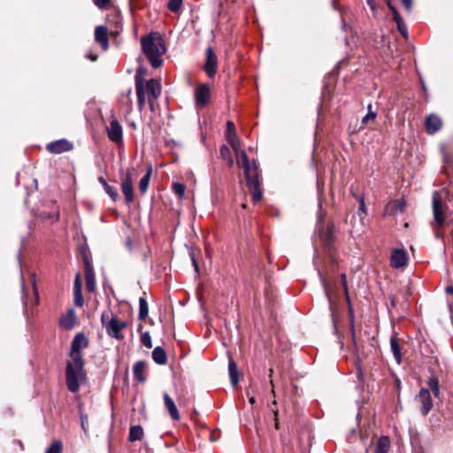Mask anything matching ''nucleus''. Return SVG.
<instances>
[{
	"instance_id": "nucleus-1",
	"label": "nucleus",
	"mask_w": 453,
	"mask_h": 453,
	"mask_svg": "<svg viewBox=\"0 0 453 453\" xmlns=\"http://www.w3.org/2000/svg\"><path fill=\"white\" fill-rule=\"evenodd\" d=\"M88 345V340L81 333L77 334L72 341L71 359L67 362L65 380L68 390L73 393L78 391L80 381L85 379L81 349L87 348Z\"/></svg>"
},
{
	"instance_id": "nucleus-2",
	"label": "nucleus",
	"mask_w": 453,
	"mask_h": 453,
	"mask_svg": "<svg viewBox=\"0 0 453 453\" xmlns=\"http://www.w3.org/2000/svg\"><path fill=\"white\" fill-rule=\"evenodd\" d=\"M162 87L159 81L156 79H145L137 72L135 75V92L137 96V106L138 110L142 111L146 104V98L148 99L150 108L154 111V105L156 101L161 95Z\"/></svg>"
},
{
	"instance_id": "nucleus-3",
	"label": "nucleus",
	"mask_w": 453,
	"mask_h": 453,
	"mask_svg": "<svg viewBox=\"0 0 453 453\" xmlns=\"http://www.w3.org/2000/svg\"><path fill=\"white\" fill-rule=\"evenodd\" d=\"M141 45L144 55L154 68L159 67L162 63V56L166 51V46L161 35L151 32L141 39Z\"/></svg>"
},
{
	"instance_id": "nucleus-4",
	"label": "nucleus",
	"mask_w": 453,
	"mask_h": 453,
	"mask_svg": "<svg viewBox=\"0 0 453 453\" xmlns=\"http://www.w3.org/2000/svg\"><path fill=\"white\" fill-rule=\"evenodd\" d=\"M241 162H237L239 167H243L247 186L254 202H258L262 198V190L260 188L258 166L255 161L250 162L244 150H241Z\"/></svg>"
},
{
	"instance_id": "nucleus-5",
	"label": "nucleus",
	"mask_w": 453,
	"mask_h": 453,
	"mask_svg": "<svg viewBox=\"0 0 453 453\" xmlns=\"http://www.w3.org/2000/svg\"><path fill=\"white\" fill-rule=\"evenodd\" d=\"M101 320L109 336L117 340L123 339L121 331L127 326L126 321L119 320L117 318L106 319L105 314L102 315Z\"/></svg>"
},
{
	"instance_id": "nucleus-6",
	"label": "nucleus",
	"mask_w": 453,
	"mask_h": 453,
	"mask_svg": "<svg viewBox=\"0 0 453 453\" xmlns=\"http://www.w3.org/2000/svg\"><path fill=\"white\" fill-rule=\"evenodd\" d=\"M416 401L420 404V412L423 416H426L434 407L431 393L427 388L419 390Z\"/></svg>"
},
{
	"instance_id": "nucleus-7",
	"label": "nucleus",
	"mask_w": 453,
	"mask_h": 453,
	"mask_svg": "<svg viewBox=\"0 0 453 453\" xmlns=\"http://www.w3.org/2000/svg\"><path fill=\"white\" fill-rule=\"evenodd\" d=\"M107 136L110 141L119 145L123 142V128L120 123L113 119L106 127Z\"/></svg>"
},
{
	"instance_id": "nucleus-8",
	"label": "nucleus",
	"mask_w": 453,
	"mask_h": 453,
	"mask_svg": "<svg viewBox=\"0 0 453 453\" xmlns=\"http://www.w3.org/2000/svg\"><path fill=\"white\" fill-rule=\"evenodd\" d=\"M121 190L125 196L126 203H131L134 201V189L133 179L129 171L121 178Z\"/></svg>"
},
{
	"instance_id": "nucleus-9",
	"label": "nucleus",
	"mask_w": 453,
	"mask_h": 453,
	"mask_svg": "<svg viewBox=\"0 0 453 453\" xmlns=\"http://www.w3.org/2000/svg\"><path fill=\"white\" fill-rule=\"evenodd\" d=\"M408 262V254L404 249H395L390 256L391 266L395 269L402 268Z\"/></svg>"
},
{
	"instance_id": "nucleus-10",
	"label": "nucleus",
	"mask_w": 453,
	"mask_h": 453,
	"mask_svg": "<svg viewBox=\"0 0 453 453\" xmlns=\"http://www.w3.org/2000/svg\"><path fill=\"white\" fill-rule=\"evenodd\" d=\"M206 63L204 65V71L207 75L211 78L217 73L218 59L211 47L206 49Z\"/></svg>"
},
{
	"instance_id": "nucleus-11",
	"label": "nucleus",
	"mask_w": 453,
	"mask_h": 453,
	"mask_svg": "<svg viewBox=\"0 0 453 453\" xmlns=\"http://www.w3.org/2000/svg\"><path fill=\"white\" fill-rule=\"evenodd\" d=\"M46 149L52 154H60L71 150L73 144L65 139H60L48 143Z\"/></svg>"
},
{
	"instance_id": "nucleus-12",
	"label": "nucleus",
	"mask_w": 453,
	"mask_h": 453,
	"mask_svg": "<svg viewBox=\"0 0 453 453\" xmlns=\"http://www.w3.org/2000/svg\"><path fill=\"white\" fill-rule=\"evenodd\" d=\"M442 127L441 119L434 113L429 114L425 120V127L426 131L429 134H434L437 133Z\"/></svg>"
},
{
	"instance_id": "nucleus-13",
	"label": "nucleus",
	"mask_w": 453,
	"mask_h": 453,
	"mask_svg": "<svg viewBox=\"0 0 453 453\" xmlns=\"http://www.w3.org/2000/svg\"><path fill=\"white\" fill-rule=\"evenodd\" d=\"M210 88L208 85L203 84L196 88L195 91L196 103L200 107H204L210 98Z\"/></svg>"
},
{
	"instance_id": "nucleus-14",
	"label": "nucleus",
	"mask_w": 453,
	"mask_h": 453,
	"mask_svg": "<svg viewBox=\"0 0 453 453\" xmlns=\"http://www.w3.org/2000/svg\"><path fill=\"white\" fill-rule=\"evenodd\" d=\"M95 40L104 50L109 49L108 29L105 26H97L95 29Z\"/></svg>"
},
{
	"instance_id": "nucleus-15",
	"label": "nucleus",
	"mask_w": 453,
	"mask_h": 453,
	"mask_svg": "<svg viewBox=\"0 0 453 453\" xmlns=\"http://www.w3.org/2000/svg\"><path fill=\"white\" fill-rule=\"evenodd\" d=\"M84 273L86 279V288L88 292L92 293L96 289V276L93 267L88 261H85Z\"/></svg>"
},
{
	"instance_id": "nucleus-16",
	"label": "nucleus",
	"mask_w": 453,
	"mask_h": 453,
	"mask_svg": "<svg viewBox=\"0 0 453 453\" xmlns=\"http://www.w3.org/2000/svg\"><path fill=\"white\" fill-rule=\"evenodd\" d=\"M61 327L71 330L76 325V313L73 309H69L66 313L63 314L59 320Z\"/></svg>"
},
{
	"instance_id": "nucleus-17",
	"label": "nucleus",
	"mask_w": 453,
	"mask_h": 453,
	"mask_svg": "<svg viewBox=\"0 0 453 453\" xmlns=\"http://www.w3.org/2000/svg\"><path fill=\"white\" fill-rule=\"evenodd\" d=\"M433 214L434 219L439 226H441L444 224L445 217L443 215L441 203L436 197L435 194L433 196Z\"/></svg>"
},
{
	"instance_id": "nucleus-18",
	"label": "nucleus",
	"mask_w": 453,
	"mask_h": 453,
	"mask_svg": "<svg viewBox=\"0 0 453 453\" xmlns=\"http://www.w3.org/2000/svg\"><path fill=\"white\" fill-rule=\"evenodd\" d=\"M164 402H165V408L167 409L171 418L174 420H179L180 418L179 411H178L173 400L167 393L164 394Z\"/></svg>"
},
{
	"instance_id": "nucleus-19",
	"label": "nucleus",
	"mask_w": 453,
	"mask_h": 453,
	"mask_svg": "<svg viewBox=\"0 0 453 453\" xmlns=\"http://www.w3.org/2000/svg\"><path fill=\"white\" fill-rule=\"evenodd\" d=\"M147 364L145 361L140 360L134 365L133 372L134 377L139 382H144L146 380L145 371Z\"/></svg>"
},
{
	"instance_id": "nucleus-20",
	"label": "nucleus",
	"mask_w": 453,
	"mask_h": 453,
	"mask_svg": "<svg viewBox=\"0 0 453 453\" xmlns=\"http://www.w3.org/2000/svg\"><path fill=\"white\" fill-rule=\"evenodd\" d=\"M405 202L403 199H397L388 203L386 206V212L395 215L403 212L405 209Z\"/></svg>"
},
{
	"instance_id": "nucleus-21",
	"label": "nucleus",
	"mask_w": 453,
	"mask_h": 453,
	"mask_svg": "<svg viewBox=\"0 0 453 453\" xmlns=\"http://www.w3.org/2000/svg\"><path fill=\"white\" fill-rule=\"evenodd\" d=\"M390 349L393 353L394 358L397 365L402 363V353L399 344V340L396 334H394L390 338Z\"/></svg>"
},
{
	"instance_id": "nucleus-22",
	"label": "nucleus",
	"mask_w": 453,
	"mask_h": 453,
	"mask_svg": "<svg viewBox=\"0 0 453 453\" xmlns=\"http://www.w3.org/2000/svg\"><path fill=\"white\" fill-rule=\"evenodd\" d=\"M152 358L157 365H165L167 362V357L165 349L162 347H156L152 351Z\"/></svg>"
},
{
	"instance_id": "nucleus-23",
	"label": "nucleus",
	"mask_w": 453,
	"mask_h": 453,
	"mask_svg": "<svg viewBox=\"0 0 453 453\" xmlns=\"http://www.w3.org/2000/svg\"><path fill=\"white\" fill-rule=\"evenodd\" d=\"M390 446L389 438L388 436H380L375 447V453H388Z\"/></svg>"
},
{
	"instance_id": "nucleus-24",
	"label": "nucleus",
	"mask_w": 453,
	"mask_h": 453,
	"mask_svg": "<svg viewBox=\"0 0 453 453\" xmlns=\"http://www.w3.org/2000/svg\"><path fill=\"white\" fill-rule=\"evenodd\" d=\"M321 242H323L324 246L330 250L333 246L334 242V232L333 228L330 226H327L326 230L320 234Z\"/></svg>"
},
{
	"instance_id": "nucleus-25",
	"label": "nucleus",
	"mask_w": 453,
	"mask_h": 453,
	"mask_svg": "<svg viewBox=\"0 0 453 453\" xmlns=\"http://www.w3.org/2000/svg\"><path fill=\"white\" fill-rule=\"evenodd\" d=\"M228 372L232 385L236 387L239 382V372L237 365L233 359L228 363Z\"/></svg>"
},
{
	"instance_id": "nucleus-26",
	"label": "nucleus",
	"mask_w": 453,
	"mask_h": 453,
	"mask_svg": "<svg viewBox=\"0 0 453 453\" xmlns=\"http://www.w3.org/2000/svg\"><path fill=\"white\" fill-rule=\"evenodd\" d=\"M143 434V429L141 426H133L129 429L128 440L130 441H141Z\"/></svg>"
},
{
	"instance_id": "nucleus-27",
	"label": "nucleus",
	"mask_w": 453,
	"mask_h": 453,
	"mask_svg": "<svg viewBox=\"0 0 453 453\" xmlns=\"http://www.w3.org/2000/svg\"><path fill=\"white\" fill-rule=\"evenodd\" d=\"M427 385L433 392L434 395L436 398H439L441 395L439 379L434 374L431 375L427 380Z\"/></svg>"
},
{
	"instance_id": "nucleus-28",
	"label": "nucleus",
	"mask_w": 453,
	"mask_h": 453,
	"mask_svg": "<svg viewBox=\"0 0 453 453\" xmlns=\"http://www.w3.org/2000/svg\"><path fill=\"white\" fill-rule=\"evenodd\" d=\"M132 88H129L123 91L120 96V103L127 107V111L129 112L132 111Z\"/></svg>"
},
{
	"instance_id": "nucleus-29",
	"label": "nucleus",
	"mask_w": 453,
	"mask_h": 453,
	"mask_svg": "<svg viewBox=\"0 0 453 453\" xmlns=\"http://www.w3.org/2000/svg\"><path fill=\"white\" fill-rule=\"evenodd\" d=\"M220 156L225 161H226L229 167L234 165V158L232 157L231 150L226 145L221 146Z\"/></svg>"
},
{
	"instance_id": "nucleus-30",
	"label": "nucleus",
	"mask_w": 453,
	"mask_h": 453,
	"mask_svg": "<svg viewBox=\"0 0 453 453\" xmlns=\"http://www.w3.org/2000/svg\"><path fill=\"white\" fill-rule=\"evenodd\" d=\"M148 314H149V308H148L147 301L144 297H140L138 319L142 320L148 316Z\"/></svg>"
},
{
	"instance_id": "nucleus-31",
	"label": "nucleus",
	"mask_w": 453,
	"mask_h": 453,
	"mask_svg": "<svg viewBox=\"0 0 453 453\" xmlns=\"http://www.w3.org/2000/svg\"><path fill=\"white\" fill-rule=\"evenodd\" d=\"M150 174H151V168H150L148 170L146 174L139 181V190L142 194H144L148 189Z\"/></svg>"
},
{
	"instance_id": "nucleus-32",
	"label": "nucleus",
	"mask_w": 453,
	"mask_h": 453,
	"mask_svg": "<svg viewBox=\"0 0 453 453\" xmlns=\"http://www.w3.org/2000/svg\"><path fill=\"white\" fill-rule=\"evenodd\" d=\"M63 449V444L60 441H55L46 449L45 453H61Z\"/></svg>"
},
{
	"instance_id": "nucleus-33",
	"label": "nucleus",
	"mask_w": 453,
	"mask_h": 453,
	"mask_svg": "<svg viewBox=\"0 0 453 453\" xmlns=\"http://www.w3.org/2000/svg\"><path fill=\"white\" fill-rule=\"evenodd\" d=\"M104 191L114 202L119 199V193L116 187L105 184Z\"/></svg>"
},
{
	"instance_id": "nucleus-34",
	"label": "nucleus",
	"mask_w": 453,
	"mask_h": 453,
	"mask_svg": "<svg viewBox=\"0 0 453 453\" xmlns=\"http://www.w3.org/2000/svg\"><path fill=\"white\" fill-rule=\"evenodd\" d=\"M372 104H368L367 106V110H368V112L367 114L362 119V124H366L368 123L369 121H373L375 120L376 117H377V113L375 111H372Z\"/></svg>"
},
{
	"instance_id": "nucleus-35",
	"label": "nucleus",
	"mask_w": 453,
	"mask_h": 453,
	"mask_svg": "<svg viewBox=\"0 0 453 453\" xmlns=\"http://www.w3.org/2000/svg\"><path fill=\"white\" fill-rule=\"evenodd\" d=\"M183 4V0H169L167 7L173 12H178Z\"/></svg>"
},
{
	"instance_id": "nucleus-36",
	"label": "nucleus",
	"mask_w": 453,
	"mask_h": 453,
	"mask_svg": "<svg viewBox=\"0 0 453 453\" xmlns=\"http://www.w3.org/2000/svg\"><path fill=\"white\" fill-rule=\"evenodd\" d=\"M186 187L179 182H175L173 184V190L174 193L180 198L184 196Z\"/></svg>"
},
{
	"instance_id": "nucleus-37",
	"label": "nucleus",
	"mask_w": 453,
	"mask_h": 453,
	"mask_svg": "<svg viewBox=\"0 0 453 453\" xmlns=\"http://www.w3.org/2000/svg\"><path fill=\"white\" fill-rule=\"evenodd\" d=\"M141 342L148 349H150L152 347L151 337L148 332L143 333L141 335Z\"/></svg>"
},
{
	"instance_id": "nucleus-38",
	"label": "nucleus",
	"mask_w": 453,
	"mask_h": 453,
	"mask_svg": "<svg viewBox=\"0 0 453 453\" xmlns=\"http://www.w3.org/2000/svg\"><path fill=\"white\" fill-rule=\"evenodd\" d=\"M74 303L76 306L81 307L84 304V299L81 291H73Z\"/></svg>"
},
{
	"instance_id": "nucleus-39",
	"label": "nucleus",
	"mask_w": 453,
	"mask_h": 453,
	"mask_svg": "<svg viewBox=\"0 0 453 453\" xmlns=\"http://www.w3.org/2000/svg\"><path fill=\"white\" fill-rule=\"evenodd\" d=\"M356 198L359 202L358 211H359V216L361 217V213H363V214H366L367 213L366 206H365V198H364V196H356Z\"/></svg>"
},
{
	"instance_id": "nucleus-40",
	"label": "nucleus",
	"mask_w": 453,
	"mask_h": 453,
	"mask_svg": "<svg viewBox=\"0 0 453 453\" xmlns=\"http://www.w3.org/2000/svg\"><path fill=\"white\" fill-rule=\"evenodd\" d=\"M341 281L344 289V293L348 301H349V289L347 285V276L345 273L341 274Z\"/></svg>"
},
{
	"instance_id": "nucleus-41",
	"label": "nucleus",
	"mask_w": 453,
	"mask_h": 453,
	"mask_svg": "<svg viewBox=\"0 0 453 453\" xmlns=\"http://www.w3.org/2000/svg\"><path fill=\"white\" fill-rule=\"evenodd\" d=\"M226 139L228 143H232V142H234L235 141L239 140L235 131L226 132Z\"/></svg>"
},
{
	"instance_id": "nucleus-42",
	"label": "nucleus",
	"mask_w": 453,
	"mask_h": 453,
	"mask_svg": "<svg viewBox=\"0 0 453 453\" xmlns=\"http://www.w3.org/2000/svg\"><path fill=\"white\" fill-rule=\"evenodd\" d=\"M397 28L399 30V32L401 33V35L403 36V37H407L408 35V29H407V26L404 24L403 21H401V22H398L397 24Z\"/></svg>"
},
{
	"instance_id": "nucleus-43",
	"label": "nucleus",
	"mask_w": 453,
	"mask_h": 453,
	"mask_svg": "<svg viewBox=\"0 0 453 453\" xmlns=\"http://www.w3.org/2000/svg\"><path fill=\"white\" fill-rule=\"evenodd\" d=\"M81 287H82V283H81V274L77 273L75 276L73 291H81Z\"/></svg>"
},
{
	"instance_id": "nucleus-44",
	"label": "nucleus",
	"mask_w": 453,
	"mask_h": 453,
	"mask_svg": "<svg viewBox=\"0 0 453 453\" xmlns=\"http://www.w3.org/2000/svg\"><path fill=\"white\" fill-rule=\"evenodd\" d=\"M111 0H93L94 4L99 9H105Z\"/></svg>"
},
{
	"instance_id": "nucleus-45",
	"label": "nucleus",
	"mask_w": 453,
	"mask_h": 453,
	"mask_svg": "<svg viewBox=\"0 0 453 453\" xmlns=\"http://www.w3.org/2000/svg\"><path fill=\"white\" fill-rule=\"evenodd\" d=\"M229 145L232 147V149L235 152L236 156H238L242 150L240 139L235 141L234 142L229 143Z\"/></svg>"
},
{
	"instance_id": "nucleus-46",
	"label": "nucleus",
	"mask_w": 453,
	"mask_h": 453,
	"mask_svg": "<svg viewBox=\"0 0 453 453\" xmlns=\"http://www.w3.org/2000/svg\"><path fill=\"white\" fill-rule=\"evenodd\" d=\"M392 14H393V19L395 21L396 24L398 22L403 21L396 9H394V11L392 12Z\"/></svg>"
},
{
	"instance_id": "nucleus-47",
	"label": "nucleus",
	"mask_w": 453,
	"mask_h": 453,
	"mask_svg": "<svg viewBox=\"0 0 453 453\" xmlns=\"http://www.w3.org/2000/svg\"><path fill=\"white\" fill-rule=\"evenodd\" d=\"M403 5L407 9V11H411L412 7V0H401Z\"/></svg>"
},
{
	"instance_id": "nucleus-48",
	"label": "nucleus",
	"mask_w": 453,
	"mask_h": 453,
	"mask_svg": "<svg viewBox=\"0 0 453 453\" xmlns=\"http://www.w3.org/2000/svg\"><path fill=\"white\" fill-rule=\"evenodd\" d=\"M226 127H227L226 132L235 131L234 124L232 121H230V120L227 121Z\"/></svg>"
},
{
	"instance_id": "nucleus-49",
	"label": "nucleus",
	"mask_w": 453,
	"mask_h": 453,
	"mask_svg": "<svg viewBox=\"0 0 453 453\" xmlns=\"http://www.w3.org/2000/svg\"><path fill=\"white\" fill-rule=\"evenodd\" d=\"M367 2V4L370 6V8L372 10V11H375L376 10V4H375V1L374 0H366Z\"/></svg>"
},
{
	"instance_id": "nucleus-50",
	"label": "nucleus",
	"mask_w": 453,
	"mask_h": 453,
	"mask_svg": "<svg viewBox=\"0 0 453 453\" xmlns=\"http://www.w3.org/2000/svg\"><path fill=\"white\" fill-rule=\"evenodd\" d=\"M386 1H387V5H388V9L391 12H393L394 9H395V7L392 4L391 0H386Z\"/></svg>"
},
{
	"instance_id": "nucleus-51",
	"label": "nucleus",
	"mask_w": 453,
	"mask_h": 453,
	"mask_svg": "<svg viewBox=\"0 0 453 453\" xmlns=\"http://www.w3.org/2000/svg\"><path fill=\"white\" fill-rule=\"evenodd\" d=\"M446 293L447 294H450V295H453V287L451 286H448L445 289Z\"/></svg>"
},
{
	"instance_id": "nucleus-52",
	"label": "nucleus",
	"mask_w": 453,
	"mask_h": 453,
	"mask_svg": "<svg viewBox=\"0 0 453 453\" xmlns=\"http://www.w3.org/2000/svg\"><path fill=\"white\" fill-rule=\"evenodd\" d=\"M98 181L103 185L104 188H105V184H108L107 181L103 177H100L98 179Z\"/></svg>"
},
{
	"instance_id": "nucleus-53",
	"label": "nucleus",
	"mask_w": 453,
	"mask_h": 453,
	"mask_svg": "<svg viewBox=\"0 0 453 453\" xmlns=\"http://www.w3.org/2000/svg\"><path fill=\"white\" fill-rule=\"evenodd\" d=\"M192 262H193V265L195 266L196 271L197 272L198 271V265H197V263H196V261L195 260L194 257L192 258Z\"/></svg>"
},
{
	"instance_id": "nucleus-54",
	"label": "nucleus",
	"mask_w": 453,
	"mask_h": 453,
	"mask_svg": "<svg viewBox=\"0 0 453 453\" xmlns=\"http://www.w3.org/2000/svg\"><path fill=\"white\" fill-rule=\"evenodd\" d=\"M249 401H250V403L251 404H254V403H255V402H256V399H255V397H254V396H251V397H250Z\"/></svg>"
},
{
	"instance_id": "nucleus-55",
	"label": "nucleus",
	"mask_w": 453,
	"mask_h": 453,
	"mask_svg": "<svg viewBox=\"0 0 453 453\" xmlns=\"http://www.w3.org/2000/svg\"><path fill=\"white\" fill-rule=\"evenodd\" d=\"M85 426H86V423H84V421L82 420V421H81V426H82V428H83V430H84V431L86 430Z\"/></svg>"
},
{
	"instance_id": "nucleus-56",
	"label": "nucleus",
	"mask_w": 453,
	"mask_h": 453,
	"mask_svg": "<svg viewBox=\"0 0 453 453\" xmlns=\"http://www.w3.org/2000/svg\"><path fill=\"white\" fill-rule=\"evenodd\" d=\"M91 59L95 61L96 59V56H91Z\"/></svg>"
},
{
	"instance_id": "nucleus-57",
	"label": "nucleus",
	"mask_w": 453,
	"mask_h": 453,
	"mask_svg": "<svg viewBox=\"0 0 453 453\" xmlns=\"http://www.w3.org/2000/svg\"><path fill=\"white\" fill-rule=\"evenodd\" d=\"M277 415H278V411H274V416H275V418H277Z\"/></svg>"
},
{
	"instance_id": "nucleus-58",
	"label": "nucleus",
	"mask_w": 453,
	"mask_h": 453,
	"mask_svg": "<svg viewBox=\"0 0 453 453\" xmlns=\"http://www.w3.org/2000/svg\"><path fill=\"white\" fill-rule=\"evenodd\" d=\"M325 292L327 293L326 287L325 286ZM328 296V294H326Z\"/></svg>"
}]
</instances>
